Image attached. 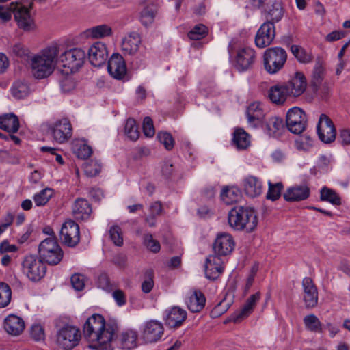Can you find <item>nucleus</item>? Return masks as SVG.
Listing matches in <instances>:
<instances>
[{"label": "nucleus", "mask_w": 350, "mask_h": 350, "mask_svg": "<svg viewBox=\"0 0 350 350\" xmlns=\"http://www.w3.org/2000/svg\"><path fill=\"white\" fill-rule=\"evenodd\" d=\"M117 329L116 323H106L102 315L94 314L84 323L83 335L90 349L113 350V338Z\"/></svg>", "instance_id": "nucleus-1"}, {"label": "nucleus", "mask_w": 350, "mask_h": 350, "mask_svg": "<svg viewBox=\"0 0 350 350\" xmlns=\"http://www.w3.org/2000/svg\"><path fill=\"white\" fill-rule=\"evenodd\" d=\"M59 46L52 44L35 55L31 59L33 76L37 79L49 77L58 64Z\"/></svg>", "instance_id": "nucleus-2"}, {"label": "nucleus", "mask_w": 350, "mask_h": 350, "mask_svg": "<svg viewBox=\"0 0 350 350\" xmlns=\"http://www.w3.org/2000/svg\"><path fill=\"white\" fill-rule=\"evenodd\" d=\"M228 223L235 230L251 232L257 226L258 218L252 208L237 206L230 211Z\"/></svg>", "instance_id": "nucleus-3"}, {"label": "nucleus", "mask_w": 350, "mask_h": 350, "mask_svg": "<svg viewBox=\"0 0 350 350\" xmlns=\"http://www.w3.org/2000/svg\"><path fill=\"white\" fill-rule=\"evenodd\" d=\"M325 75V63L320 57H318L311 73L310 88L314 96H319L322 100L327 99L330 92L328 83L323 81Z\"/></svg>", "instance_id": "nucleus-4"}, {"label": "nucleus", "mask_w": 350, "mask_h": 350, "mask_svg": "<svg viewBox=\"0 0 350 350\" xmlns=\"http://www.w3.org/2000/svg\"><path fill=\"white\" fill-rule=\"evenodd\" d=\"M286 51L278 46L271 47L265 50L263 54L265 70L270 75H274L281 70L286 62Z\"/></svg>", "instance_id": "nucleus-5"}, {"label": "nucleus", "mask_w": 350, "mask_h": 350, "mask_svg": "<svg viewBox=\"0 0 350 350\" xmlns=\"http://www.w3.org/2000/svg\"><path fill=\"white\" fill-rule=\"evenodd\" d=\"M40 258L49 265H58L62 260L64 252L54 238L42 241L38 249Z\"/></svg>", "instance_id": "nucleus-6"}, {"label": "nucleus", "mask_w": 350, "mask_h": 350, "mask_svg": "<svg viewBox=\"0 0 350 350\" xmlns=\"http://www.w3.org/2000/svg\"><path fill=\"white\" fill-rule=\"evenodd\" d=\"M81 338L79 328L71 325H64L57 330L56 344L64 350H72L77 347Z\"/></svg>", "instance_id": "nucleus-7"}, {"label": "nucleus", "mask_w": 350, "mask_h": 350, "mask_svg": "<svg viewBox=\"0 0 350 350\" xmlns=\"http://www.w3.org/2000/svg\"><path fill=\"white\" fill-rule=\"evenodd\" d=\"M85 55L83 49L74 48L62 53L58 57V64L61 63L63 67L68 68L67 74L74 72L83 65Z\"/></svg>", "instance_id": "nucleus-8"}, {"label": "nucleus", "mask_w": 350, "mask_h": 350, "mask_svg": "<svg viewBox=\"0 0 350 350\" xmlns=\"http://www.w3.org/2000/svg\"><path fill=\"white\" fill-rule=\"evenodd\" d=\"M22 266L23 273L33 282H38L45 275L46 265L40 258L39 259L35 256H25Z\"/></svg>", "instance_id": "nucleus-9"}, {"label": "nucleus", "mask_w": 350, "mask_h": 350, "mask_svg": "<svg viewBox=\"0 0 350 350\" xmlns=\"http://www.w3.org/2000/svg\"><path fill=\"white\" fill-rule=\"evenodd\" d=\"M286 123L289 131L296 135H300L306 127L304 111L296 107L290 109L286 113Z\"/></svg>", "instance_id": "nucleus-10"}, {"label": "nucleus", "mask_w": 350, "mask_h": 350, "mask_svg": "<svg viewBox=\"0 0 350 350\" xmlns=\"http://www.w3.org/2000/svg\"><path fill=\"white\" fill-rule=\"evenodd\" d=\"M317 133L319 139L325 144H330L336 139V130L332 120L325 113L321 114Z\"/></svg>", "instance_id": "nucleus-11"}, {"label": "nucleus", "mask_w": 350, "mask_h": 350, "mask_svg": "<svg viewBox=\"0 0 350 350\" xmlns=\"http://www.w3.org/2000/svg\"><path fill=\"white\" fill-rule=\"evenodd\" d=\"M59 239L68 247L75 246L80 240L79 225L73 220H66L59 231Z\"/></svg>", "instance_id": "nucleus-12"}, {"label": "nucleus", "mask_w": 350, "mask_h": 350, "mask_svg": "<svg viewBox=\"0 0 350 350\" xmlns=\"http://www.w3.org/2000/svg\"><path fill=\"white\" fill-rule=\"evenodd\" d=\"M49 130L53 139L59 144L67 142L72 134L71 124L66 118L57 120L50 125Z\"/></svg>", "instance_id": "nucleus-13"}, {"label": "nucleus", "mask_w": 350, "mask_h": 350, "mask_svg": "<svg viewBox=\"0 0 350 350\" xmlns=\"http://www.w3.org/2000/svg\"><path fill=\"white\" fill-rule=\"evenodd\" d=\"M164 332L161 323L150 321L144 323L142 329V338L145 343H153L160 340Z\"/></svg>", "instance_id": "nucleus-14"}, {"label": "nucleus", "mask_w": 350, "mask_h": 350, "mask_svg": "<svg viewBox=\"0 0 350 350\" xmlns=\"http://www.w3.org/2000/svg\"><path fill=\"white\" fill-rule=\"evenodd\" d=\"M275 36V25L267 21L261 25L255 37V44L258 48H265L270 45Z\"/></svg>", "instance_id": "nucleus-15"}, {"label": "nucleus", "mask_w": 350, "mask_h": 350, "mask_svg": "<svg viewBox=\"0 0 350 350\" xmlns=\"http://www.w3.org/2000/svg\"><path fill=\"white\" fill-rule=\"evenodd\" d=\"M260 293L257 292L250 296L246 300L243 308L234 312L229 318V321L234 323H239L248 317L254 311L256 303L260 300Z\"/></svg>", "instance_id": "nucleus-16"}, {"label": "nucleus", "mask_w": 350, "mask_h": 350, "mask_svg": "<svg viewBox=\"0 0 350 350\" xmlns=\"http://www.w3.org/2000/svg\"><path fill=\"white\" fill-rule=\"evenodd\" d=\"M108 58V51L105 44L96 42L88 50V59L92 65L100 67L105 64Z\"/></svg>", "instance_id": "nucleus-17"}, {"label": "nucleus", "mask_w": 350, "mask_h": 350, "mask_svg": "<svg viewBox=\"0 0 350 350\" xmlns=\"http://www.w3.org/2000/svg\"><path fill=\"white\" fill-rule=\"evenodd\" d=\"M234 247V242L232 236L228 233H221L217 235L214 243L213 251L217 256H225L230 254Z\"/></svg>", "instance_id": "nucleus-18"}, {"label": "nucleus", "mask_w": 350, "mask_h": 350, "mask_svg": "<svg viewBox=\"0 0 350 350\" xmlns=\"http://www.w3.org/2000/svg\"><path fill=\"white\" fill-rule=\"evenodd\" d=\"M223 261L217 255H210L206 259L204 271L209 280H216L223 272Z\"/></svg>", "instance_id": "nucleus-19"}, {"label": "nucleus", "mask_w": 350, "mask_h": 350, "mask_svg": "<svg viewBox=\"0 0 350 350\" xmlns=\"http://www.w3.org/2000/svg\"><path fill=\"white\" fill-rule=\"evenodd\" d=\"M107 70L114 79H122L126 73L123 57L119 54H113L108 61Z\"/></svg>", "instance_id": "nucleus-20"}, {"label": "nucleus", "mask_w": 350, "mask_h": 350, "mask_svg": "<svg viewBox=\"0 0 350 350\" xmlns=\"http://www.w3.org/2000/svg\"><path fill=\"white\" fill-rule=\"evenodd\" d=\"M246 116L250 127L256 129L262 126L265 113L259 103H251L247 109Z\"/></svg>", "instance_id": "nucleus-21"}, {"label": "nucleus", "mask_w": 350, "mask_h": 350, "mask_svg": "<svg viewBox=\"0 0 350 350\" xmlns=\"http://www.w3.org/2000/svg\"><path fill=\"white\" fill-rule=\"evenodd\" d=\"M187 319V312L183 308L174 306L165 311V324L172 328L180 327Z\"/></svg>", "instance_id": "nucleus-22"}, {"label": "nucleus", "mask_w": 350, "mask_h": 350, "mask_svg": "<svg viewBox=\"0 0 350 350\" xmlns=\"http://www.w3.org/2000/svg\"><path fill=\"white\" fill-rule=\"evenodd\" d=\"M256 59V53L251 48H244L239 51L236 59V67L239 71L250 68Z\"/></svg>", "instance_id": "nucleus-23"}, {"label": "nucleus", "mask_w": 350, "mask_h": 350, "mask_svg": "<svg viewBox=\"0 0 350 350\" xmlns=\"http://www.w3.org/2000/svg\"><path fill=\"white\" fill-rule=\"evenodd\" d=\"M205 303L204 294L198 290L189 291L185 297V304L191 312H200L204 308Z\"/></svg>", "instance_id": "nucleus-24"}, {"label": "nucleus", "mask_w": 350, "mask_h": 350, "mask_svg": "<svg viewBox=\"0 0 350 350\" xmlns=\"http://www.w3.org/2000/svg\"><path fill=\"white\" fill-rule=\"evenodd\" d=\"M291 95L290 87L286 83L273 85L269 90V97L271 101L277 105L284 104Z\"/></svg>", "instance_id": "nucleus-25"}, {"label": "nucleus", "mask_w": 350, "mask_h": 350, "mask_svg": "<svg viewBox=\"0 0 350 350\" xmlns=\"http://www.w3.org/2000/svg\"><path fill=\"white\" fill-rule=\"evenodd\" d=\"M138 333L136 330L128 329L122 332L118 337V345L124 350H131L137 346Z\"/></svg>", "instance_id": "nucleus-26"}, {"label": "nucleus", "mask_w": 350, "mask_h": 350, "mask_svg": "<svg viewBox=\"0 0 350 350\" xmlns=\"http://www.w3.org/2000/svg\"><path fill=\"white\" fill-rule=\"evenodd\" d=\"M262 183L256 176H249L243 180V189L245 194L250 198H256L262 192Z\"/></svg>", "instance_id": "nucleus-27"}, {"label": "nucleus", "mask_w": 350, "mask_h": 350, "mask_svg": "<svg viewBox=\"0 0 350 350\" xmlns=\"http://www.w3.org/2000/svg\"><path fill=\"white\" fill-rule=\"evenodd\" d=\"M290 87V93L297 97L302 94L306 88V77L304 72L296 71L294 76L287 83Z\"/></svg>", "instance_id": "nucleus-28"}, {"label": "nucleus", "mask_w": 350, "mask_h": 350, "mask_svg": "<svg viewBox=\"0 0 350 350\" xmlns=\"http://www.w3.org/2000/svg\"><path fill=\"white\" fill-rule=\"evenodd\" d=\"M92 213V207L85 198H77L72 206V214L77 219L85 220Z\"/></svg>", "instance_id": "nucleus-29"}, {"label": "nucleus", "mask_w": 350, "mask_h": 350, "mask_svg": "<svg viewBox=\"0 0 350 350\" xmlns=\"http://www.w3.org/2000/svg\"><path fill=\"white\" fill-rule=\"evenodd\" d=\"M4 328L9 334L18 336L24 330L25 323L21 317L10 314L4 321Z\"/></svg>", "instance_id": "nucleus-30"}, {"label": "nucleus", "mask_w": 350, "mask_h": 350, "mask_svg": "<svg viewBox=\"0 0 350 350\" xmlns=\"http://www.w3.org/2000/svg\"><path fill=\"white\" fill-rule=\"evenodd\" d=\"M140 44L139 35L132 32L122 40V50L125 55H134L138 51Z\"/></svg>", "instance_id": "nucleus-31"}, {"label": "nucleus", "mask_w": 350, "mask_h": 350, "mask_svg": "<svg viewBox=\"0 0 350 350\" xmlns=\"http://www.w3.org/2000/svg\"><path fill=\"white\" fill-rule=\"evenodd\" d=\"M113 34V30L110 25L102 24L94 26L86 29L84 35L87 38L91 39H103L110 37Z\"/></svg>", "instance_id": "nucleus-32"}, {"label": "nucleus", "mask_w": 350, "mask_h": 350, "mask_svg": "<svg viewBox=\"0 0 350 350\" xmlns=\"http://www.w3.org/2000/svg\"><path fill=\"white\" fill-rule=\"evenodd\" d=\"M267 21L273 23L280 21L284 14V9L280 0H270L265 9Z\"/></svg>", "instance_id": "nucleus-33"}, {"label": "nucleus", "mask_w": 350, "mask_h": 350, "mask_svg": "<svg viewBox=\"0 0 350 350\" xmlns=\"http://www.w3.org/2000/svg\"><path fill=\"white\" fill-rule=\"evenodd\" d=\"M19 128V121L14 113L4 114L0 116V129L9 133H16Z\"/></svg>", "instance_id": "nucleus-34"}, {"label": "nucleus", "mask_w": 350, "mask_h": 350, "mask_svg": "<svg viewBox=\"0 0 350 350\" xmlns=\"http://www.w3.org/2000/svg\"><path fill=\"white\" fill-rule=\"evenodd\" d=\"M269 136H276L280 134L281 130L284 128L282 119L272 116L262 122V126Z\"/></svg>", "instance_id": "nucleus-35"}, {"label": "nucleus", "mask_w": 350, "mask_h": 350, "mask_svg": "<svg viewBox=\"0 0 350 350\" xmlns=\"http://www.w3.org/2000/svg\"><path fill=\"white\" fill-rule=\"evenodd\" d=\"M283 197L284 200L288 202L304 200L306 198V187L299 185L290 187L284 193Z\"/></svg>", "instance_id": "nucleus-36"}, {"label": "nucleus", "mask_w": 350, "mask_h": 350, "mask_svg": "<svg viewBox=\"0 0 350 350\" xmlns=\"http://www.w3.org/2000/svg\"><path fill=\"white\" fill-rule=\"evenodd\" d=\"M233 143L238 149H246L250 145V137L242 129H237L234 132Z\"/></svg>", "instance_id": "nucleus-37"}, {"label": "nucleus", "mask_w": 350, "mask_h": 350, "mask_svg": "<svg viewBox=\"0 0 350 350\" xmlns=\"http://www.w3.org/2000/svg\"><path fill=\"white\" fill-rule=\"evenodd\" d=\"M157 14V6L156 4L151 3L148 4L141 12L140 20L144 26L151 25Z\"/></svg>", "instance_id": "nucleus-38"}, {"label": "nucleus", "mask_w": 350, "mask_h": 350, "mask_svg": "<svg viewBox=\"0 0 350 350\" xmlns=\"http://www.w3.org/2000/svg\"><path fill=\"white\" fill-rule=\"evenodd\" d=\"M241 198V192L237 187L224 188L221 193V199L226 204L237 202Z\"/></svg>", "instance_id": "nucleus-39"}, {"label": "nucleus", "mask_w": 350, "mask_h": 350, "mask_svg": "<svg viewBox=\"0 0 350 350\" xmlns=\"http://www.w3.org/2000/svg\"><path fill=\"white\" fill-rule=\"evenodd\" d=\"M11 94L16 99H23L29 94L28 85L22 81H16L13 83L11 89Z\"/></svg>", "instance_id": "nucleus-40"}, {"label": "nucleus", "mask_w": 350, "mask_h": 350, "mask_svg": "<svg viewBox=\"0 0 350 350\" xmlns=\"http://www.w3.org/2000/svg\"><path fill=\"white\" fill-rule=\"evenodd\" d=\"M72 150L75 154L80 159H86L92 153V148L83 141H77L73 144Z\"/></svg>", "instance_id": "nucleus-41"}, {"label": "nucleus", "mask_w": 350, "mask_h": 350, "mask_svg": "<svg viewBox=\"0 0 350 350\" xmlns=\"http://www.w3.org/2000/svg\"><path fill=\"white\" fill-rule=\"evenodd\" d=\"M321 200L327 201L334 205H340L341 200L339 196L332 189L323 187L321 190Z\"/></svg>", "instance_id": "nucleus-42"}, {"label": "nucleus", "mask_w": 350, "mask_h": 350, "mask_svg": "<svg viewBox=\"0 0 350 350\" xmlns=\"http://www.w3.org/2000/svg\"><path fill=\"white\" fill-rule=\"evenodd\" d=\"M83 168L86 176L94 177L100 172L102 165L98 160H90L84 163Z\"/></svg>", "instance_id": "nucleus-43"}, {"label": "nucleus", "mask_w": 350, "mask_h": 350, "mask_svg": "<svg viewBox=\"0 0 350 350\" xmlns=\"http://www.w3.org/2000/svg\"><path fill=\"white\" fill-rule=\"evenodd\" d=\"M208 34V29L203 24L194 26L187 33V36L192 40H200Z\"/></svg>", "instance_id": "nucleus-44"}, {"label": "nucleus", "mask_w": 350, "mask_h": 350, "mask_svg": "<svg viewBox=\"0 0 350 350\" xmlns=\"http://www.w3.org/2000/svg\"><path fill=\"white\" fill-rule=\"evenodd\" d=\"M318 303V290L313 282L308 278V308H314Z\"/></svg>", "instance_id": "nucleus-45"}, {"label": "nucleus", "mask_w": 350, "mask_h": 350, "mask_svg": "<svg viewBox=\"0 0 350 350\" xmlns=\"http://www.w3.org/2000/svg\"><path fill=\"white\" fill-rule=\"evenodd\" d=\"M53 194V191L50 188H45L33 196L35 204L38 206L45 205Z\"/></svg>", "instance_id": "nucleus-46"}, {"label": "nucleus", "mask_w": 350, "mask_h": 350, "mask_svg": "<svg viewBox=\"0 0 350 350\" xmlns=\"http://www.w3.org/2000/svg\"><path fill=\"white\" fill-rule=\"evenodd\" d=\"M12 291L10 286L3 282L0 283V308L6 307L11 301Z\"/></svg>", "instance_id": "nucleus-47"}, {"label": "nucleus", "mask_w": 350, "mask_h": 350, "mask_svg": "<svg viewBox=\"0 0 350 350\" xmlns=\"http://www.w3.org/2000/svg\"><path fill=\"white\" fill-rule=\"evenodd\" d=\"M125 134L133 141H136L139 135L135 120L133 118H129L125 124Z\"/></svg>", "instance_id": "nucleus-48"}, {"label": "nucleus", "mask_w": 350, "mask_h": 350, "mask_svg": "<svg viewBox=\"0 0 350 350\" xmlns=\"http://www.w3.org/2000/svg\"><path fill=\"white\" fill-rule=\"evenodd\" d=\"M268 191L267 193V198L272 201L278 200L280 195L281 191L283 189V185L282 183H277L273 184L271 181L268 182Z\"/></svg>", "instance_id": "nucleus-49"}, {"label": "nucleus", "mask_w": 350, "mask_h": 350, "mask_svg": "<svg viewBox=\"0 0 350 350\" xmlns=\"http://www.w3.org/2000/svg\"><path fill=\"white\" fill-rule=\"evenodd\" d=\"M109 235L111 241L116 246H122L123 244L122 232L120 226H113L109 229Z\"/></svg>", "instance_id": "nucleus-50"}, {"label": "nucleus", "mask_w": 350, "mask_h": 350, "mask_svg": "<svg viewBox=\"0 0 350 350\" xmlns=\"http://www.w3.org/2000/svg\"><path fill=\"white\" fill-rule=\"evenodd\" d=\"M322 323L319 318L313 314H308V330L315 333H321Z\"/></svg>", "instance_id": "nucleus-51"}, {"label": "nucleus", "mask_w": 350, "mask_h": 350, "mask_svg": "<svg viewBox=\"0 0 350 350\" xmlns=\"http://www.w3.org/2000/svg\"><path fill=\"white\" fill-rule=\"evenodd\" d=\"M98 286L107 292H111L116 287V285L110 281L107 274L103 273L98 277Z\"/></svg>", "instance_id": "nucleus-52"}, {"label": "nucleus", "mask_w": 350, "mask_h": 350, "mask_svg": "<svg viewBox=\"0 0 350 350\" xmlns=\"http://www.w3.org/2000/svg\"><path fill=\"white\" fill-rule=\"evenodd\" d=\"M144 243L145 246L151 252L157 253L161 249L159 242L154 239L151 234H146L144 237Z\"/></svg>", "instance_id": "nucleus-53"}, {"label": "nucleus", "mask_w": 350, "mask_h": 350, "mask_svg": "<svg viewBox=\"0 0 350 350\" xmlns=\"http://www.w3.org/2000/svg\"><path fill=\"white\" fill-rule=\"evenodd\" d=\"M154 273L152 270H148L145 273V278L142 284V291L144 293H150L154 286L153 280Z\"/></svg>", "instance_id": "nucleus-54"}, {"label": "nucleus", "mask_w": 350, "mask_h": 350, "mask_svg": "<svg viewBox=\"0 0 350 350\" xmlns=\"http://www.w3.org/2000/svg\"><path fill=\"white\" fill-rule=\"evenodd\" d=\"M86 278L79 273H75L71 276L70 282L72 287L78 291H82L85 287Z\"/></svg>", "instance_id": "nucleus-55"}, {"label": "nucleus", "mask_w": 350, "mask_h": 350, "mask_svg": "<svg viewBox=\"0 0 350 350\" xmlns=\"http://www.w3.org/2000/svg\"><path fill=\"white\" fill-rule=\"evenodd\" d=\"M31 337L36 341L43 340L45 338L43 327L40 324H33L31 327Z\"/></svg>", "instance_id": "nucleus-56"}, {"label": "nucleus", "mask_w": 350, "mask_h": 350, "mask_svg": "<svg viewBox=\"0 0 350 350\" xmlns=\"http://www.w3.org/2000/svg\"><path fill=\"white\" fill-rule=\"evenodd\" d=\"M157 138L167 150H171L173 148L174 139L171 134L166 132H159L157 134Z\"/></svg>", "instance_id": "nucleus-57"}, {"label": "nucleus", "mask_w": 350, "mask_h": 350, "mask_svg": "<svg viewBox=\"0 0 350 350\" xmlns=\"http://www.w3.org/2000/svg\"><path fill=\"white\" fill-rule=\"evenodd\" d=\"M75 81L73 77L67 75L60 80V85L63 92H68L75 88Z\"/></svg>", "instance_id": "nucleus-58"}, {"label": "nucleus", "mask_w": 350, "mask_h": 350, "mask_svg": "<svg viewBox=\"0 0 350 350\" xmlns=\"http://www.w3.org/2000/svg\"><path fill=\"white\" fill-rule=\"evenodd\" d=\"M291 51L299 62L305 63L306 62V53L303 47L293 44L291 46Z\"/></svg>", "instance_id": "nucleus-59"}, {"label": "nucleus", "mask_w": 350, "mask_h": 350, "mask_svg": "<svg viewBox=\"0 0 350 350\" xmlns=\"http://www.w3.org/2000/svg\"><path fill=\"white\" fill-rule=\"evenodd\" d=\"M143 131L146 137H151L155 133L152 120L150 117H146L143 121Z\"/></svg>", "instance_id": "nucleus-60"}, {"label": "nucleus", "mask_w": 350, "mask_h": 350, "mask_svg": "<svg viewBox=\"0 0 350 350\" xmlns=\"http://www.w3.org/2000/svg\"><path fill=\"white\" fill-rule=\"evenodd\" d=\"M11 51L14 55L20 57H25L27 56L29 53V49L21 43L13 45Z\"/></svg>", "instance_id": "nucleus-61"}, {"label": "nucleus", "mask_w": 350, "mask_h": 350, "mask_svg": "<svg viewBox=\"0 0 350 350\" xmlns=\"http://www.w3.org/2000/svg\"><path fill=\"white\" fill-rule=\"evenodd\" d=\"M175 168L172 163L169 161H166L163 163L162 166V174L166 178H170L175 175Z\"/></svg>", "instance_id": "nucleus-62"}, {"label": "nucleus", "mask_w": 350, "mask_h": 350, "mask_svg": "<svg viewBox=\"0 0 350 350\" xmlns=\"http://www.w3.org/2000/svg\"><path fill=\"white\" fill-rule=\"evenodd\" d=\"M12 9H11V3L8 6L0 5V18L3 21H8L11 19Z\"/></svg>", "instance_id": "nucleus-63"}, {"label": "nucleus", "mask_w": 350, "mask_h": 350, "mask_svg": "<svg viewBox=\"0 0 350 350\" xmlns=\"http://www.w3.org/2000/svg\"><path fill=\"white\" fill-rule=\"evenodd\" d=\"M338 140L342 145H350V129H342L340 130Z\"/></svg>", "instance_id": "nucleus-64"}]
</instances>
